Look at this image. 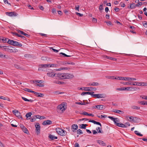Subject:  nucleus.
<instances>
[{
  "label": "nucleus",
  "mask_w": 147,
  "mask_h": 147,
  "mask_svg": "<svg viewBox=\"0 0 147 147\" xmlns=\"http://www.w3.org/2000/svg\"><path fill=\"white\" fill-rule=\"evenodd\" d=\"M57 109L62 111H64L65 109L64 108V106L62 104L58 106L57 107Z\"/></svg>",
  "instance_id": "16"
},
{
  "label": "nucleus",
  "mask_w": 147,
  "mask_h": 147,
  "mask_svg": "<svg viewBox=\"0 0 147 147\" xmlns=\"http://www.w3.org/2000/svg\"><path fill=\"white\" fill-rule=\"evenodd\" d=\"M36 120V118H35V117H34V118H31L30 119V121L31 122L34 121Z\"/></svg>",
  "instance_id": "64"
},
{
  "label": "nucleus",
  "mask_w": 147,
  "mask_h": 147,
  "mask_svg": "<svg viewBox=\"0 0 147 147\" xmlns=\"http://www.w3.org/2000/svg\"><path fill=\"white\" fill-rule=\"evenodd\" d=\"M131 108L132 109L136 110H139L140 109V107L135 105H133L131 107Z\"/></svg>",
  "instance_id": "27"
},
{
  "label": "nucleus",
  "mask_w": 147,
  "mask_h": 147,
  "mask_svg": "<svg viewBox=\"0 0 147 147\" xmlns=\"http://www.w3.org/2000/svg\"><path fill=\"white\" fill-rule=\"evenodd\" d=\"M121 84H123L124 85H132V82H121Z\"/></svg>",
  "instance_id": "25"
},
{
  "label": "nucleus",
  "mask_w": 147,
  "mask_h": 147,
  "mask_svg": "<svg viewBox=\"0 0 147 147\" xmlns=\"http://www.w3.org/2000/svg\"><path fill=\"white\" fill-rule=\"evenodd\" d=\"M56 9L55 8L52 9V12L53 13H56Z\"/></svg>",
  "instance_id": "62"
},
{
  "label": "nucleus",
  "mask_w": 147,
  "mask_h": 147,
  "mask_svg": "<svg viewBox=\"0 0 147 147\" xmlns=\"http://www.w3.org/2000/svg\"><path fill=\"white\" fill-rule=\"evenodd\" d=\"M123 90H130V87H123Z\"/></svg>",
  "instance_id": "59"
},
{
  "label": "nucleus",
  "mask_w": 147,
  "mask_h": 147,
  "mask_svg": "<svg viewBox=\"0 0 147 147\" xmlns=\"http://www.w3.org/2000/svg\"><path fill=\"white\" fill-rule=\"evenodd\" d=\"M91 96L97 98H105V95L104 94H94L93 93H92V94H91Z\"/></svg>",
  "instance_id": "3"
},
{
  "label": "nucleus",
  "mask_w": 147,
  "mask_h": 147,
  "mask_svg": "<svg viewBox=\"0 0 147 147\" xmlns=\"http://www.w3.org/2000/svg\"><path fill=\"white\" fill-rule=\"evenodd\" d=\"M69 68H67V67H64L63 68H60L58 69V70H61L64 69V70H69Z\"/></svg>",
  "instance_id": "41"
},
{
  "label": "nucleus",
  "mask_w": 147,
  "mask_h": 147,
  "mask_svg": "<svg viewBox=\"0 0 147 147\" xmlns=\"http://www.w3.org/2000/svg\"><path fill=\"white\" fill-rule=\"evenodd\" d=\"M90 88H90L89 89V90H90V91L95 90H96V88L92 87H90Z\"/></svg>",
  "instance_id": "60"
},
{
  "label": "nucleus",
  "mask_w": 147,
  "mask_h": 147,
  "mask_svg": "<svg viewBox=\"0 0 147 147\" xmlns=\"http://www.w3.org/2000/svg\"><path fill=\"white\" fill-rule=\"evenodd\" d=\"M142 99H144L145 100H147V96L143 95L140 96Z\"/></svg>",
  "instance_id": "51"
},
{
  "label": "nucleus",
  "mask_w": 147,
  "mask_h": 147,
  "mask_svg": "<svg viewBox=\"0 0 147 147\" xmlns=\"http://www.w3.org/2000/svg\"><path fill=\"white\" fill-rule=\"evenodd\" d=\"M92 21L94 23H96L97 22V19L94 18H92Z\"/></svg>",
  "instance_id": "56"
},
{
  "label": "nucleus",
  "mask_w": 147,
  "mask_h": 147,
  "mask_svg": "<svg viewBox=\"0 0 147 147\" xmlns=\"http://www.w3.org/2000/svg\"><path fill=\"white\" fill-rule=\"evenodd\" d=\"M13 44V46H15L21 47L22 46V45L21 43L15 41H14Z\"/></svg>",
  "instance_id": "10"
},
{
  "label": "nucleus",
  "mask_w": 147,
  "mask_h": 147,
  "mask_svg": "<svg viewBox=\"0 0 147 147\" xmlns=\"http://www.w3.org/2000/svg\"><path fill=\"white\" fill-rule=\"evenodd\" d=\"M34 93L35 94L36 96L38 97H43L44 96V94L39 93L36 92L35 91Z\"/></svg>",
  "instance_id": "21"
},
{
  "label": "nucleus",
  "mask_w": 147,
  "mask_h": 147,
  "mask_svg": "<svg viewBox=\"0 0 147 147\" xmlns=\"http://www.w3.org/2000/svg\"><path fill=\"white\" fill-rule=\"evenodd\" d=\"M123 77H118L117 78H113V79H116L118 80H123Z\"/></svg>",
  "instance_id": "40"
},
{
  "label": "nucleus",
  "mask_w": 147,
  "mask_h": 147,
  "mask_svg": "<svg viewBox=\"0 0 147 147\" xmlns=\"http://www.w3.org/2000/svg\"><path fill=\"white\" fill-rule=\"evenodd\" d=\"M135 133L138 136H142L143 135L141 134L140 133H139V132L137 131H134Z\"/></svg>",
  "instance_id": "38"
},
{
  "label": "nucleus",
  "mask_w": 147,
  "mask_h": 147,
  "mask_svg": "<svg viewBox=\"0 0 147 147\" xmlns=\"http://www.w3.org/2000/svg\"><path fill=\"white\" fill-rule=\"evenodd\" d=\"M50 65V64H41L40 65V67L39 68L38 70L39 71H43L44 70L42 69V68L43 67H49V65Z\"/></svg>",
  "instance_id": "7"
},
{
  "label": "nucleus",
  "mask_w": 147,
  "mask_h": 147,
  "mask_svg": "<svg viewBox=\"0 0 147 147\" xmlns=\"http://www.w3.org/2000/svg\"><path fill=\"white\" fill-rule=\"evenodd\" d=\"M31 81H32L33 83H34L35 84H38L39 80H32Z\"/></svg>",
  "instance_id": "49"
},
{
  "label": "nucleus",
  "mask_w": 147,
  "mask_h": 147,
  "mask_svg": "<svg viewBox=\"0 0 147 147\" xmlns=\"http://www.w3.org/2000/svg\"><path fill=\"white\" fill-rule=\"evenodd\" d=\"M36 86H38L39 87H43L45 85L43 84H37L36 85Z\"/></svg>",
  "instance_id": "57"
},
{
  "label": "nucleus",
  "mask_w": 147,
  "mask_h": 147,
  "mask_svg": "<svg viewBox=\"0 0 147 147\" xmlns=\"http://www.w3.org/2000/svg\"><path fill=\"white\" fill-rule=\"evenodd\" d=\"M52 123V122L51 120H48L44 121L42 123V124L44 125H51Z\"/></svg>",
  "instance_id": "11"
},
{
  "label": "nucleus",
  "mask_w": 147,
  "mask_h": 147,
  "mask_svg": "<svg viewBox=\"0 0 147 147\" xmlns=\"http://www.w3.org/2000/svg\"><path fill=\"white\" fill-rule=\"evenodd\" d=\"M5 13L7 15L11 17H15L18 15L15 12H6Z\"/></svg>",
  "instance_id": "6"
},
{
  "label": "nucleus",
  "mask_w": 147,
  "mask_h": 147,
  "mask_svg": "<svg viewBox=\"0 0 147 147\" xmlns=\"http://www.w3.org/2000/svg\"><path fill=\"white\" fill-rule=\"evenodd\" d=\"M108 117L113 121V122L115 121V118H114L113 117L109 116Z\"/></svg>",
  "instance_id": "61"
},
{
  "label": "nucleus",
  "mask_w": 147,
  "mask_h": 147,
  "mask_svg": "<svg viewBox=\"0 0 147 147\" xmlns=\"http://www.w3.org/2000/svg\"><path fill=\"white\" fill-rule=\"evenodd\" d=\"M65 63V64H71L72 65H74L75 64L74 63L71 62H67Z\"/></svg>",
  "instance_id": "55"
},
{
  "label": "nucleus",
  "mask_w": 147,
  "mask_h": 147,
  "mask_svg": "<svg viewBox=\"0 0 147 147\" xmlns=\"http://www.w3.org/2000/svg\"><path fill=\"white\" fill-rule=\"evenodd\" d=\"M63 73H59L57 74H56L55 77H57L58 78L61 79H63Z\"/></svg>",
  "instance_id": "12"
},
{
  "label": "nucleus",
  "mask_w": 147,
  "mask_h": 147,
  "mask_svg": "<svg viewBox=\"0 0 147 147\" xmlns=\"http://www.w3.org/2000/svg\"><path fill=\"white\" fill-rule=\"evenodd\" d=\"M12 34L13 36H16L18 37L20 36V34H18L16 32H12Z\"/></svg>",
  "instance_id": "47"
},
{
  "label": "nucleus",
  "mask_w": 147,
  "mask_h": 147,
  "mask_svg": "<svg viewBox=\"0 0 147 147\" xmlns=\"http://www.w3.org/2000/svg\"><path fill=\"white\" fill-rule=\"evenodd\" d=\"M36 127V132L37 135H38L40 133V127L38 123H37L35 125Z\"/></svg>",
  "instance_id": "5"
},
{
  "label": "nucleus",
  "mask_w": 147,
  "mask_h": 147,
  "mask_svg": "<svg viewBox=\"0 0 147 147\" xmlns=\"http://www.w3.org/2000/svg\"><path fill=\"white\" fill-rule=\"evenodd\" d=\"M18 32L20 34L26 36L27 37H28L30 36V35L29 34H28L25 33L23 31L20 30H17Z\"/></svg>",
  "instance_id": "14"
},
{
  "label": "nucleus",
  "mask_w": 147,
  "mask_h": 147,
  "mask_svg": "<svg viewBox=\"0 0 147 147\" xmlns=\"http://www.w3.org/2000/svg\"><path fill=\"white\" fill-rule=\"evenodd\" d=\"M120 5L121 7H124L125 6V4L122 2L120 3Z\"/></svg>",
  "instance_id": "54"
},
{
  "label": "nucleus",
  "mask_w": 147,
  "mask_h": 147,
  "mask_svg": "<svg viewBox=\"0 0 147 147\" xmlns=\"http://www.w3.org/2000/svg\"><path fill=\"white\" fill-rule=\"evenodd\" d=\"M13 113L18 118H22L20 113L18 111L14 110L13 111Z\"/></svg>",
  "instance_id": "9"
},
{
  "label": "nucleus",
  "mask_w": 147,
  "mask_h": 147,
  "mask_svg": "<svg viewBox=\"0 0 147 147\" xmlns=\"http://www.w3.org/2000/svg\"><path fill=\"white\" fill-rule=\"evenodd\" d=\"M1 47L2 48H3L4 49L7 51V49H8L7 48L8 46H3Z\"/></svg>",
  "instance_id": "48"
},
{
  "label": "nucleus",
  "mask_w": 147,
  "mask_h": 147,
  "mask_svg": "<svg viewBox=\"0 0 147 147\" xmlns=\"http://www.w3.org/2000/svg\"><path fill=\"white\" fill-rule=\"evenodd\" d=\"M116 125L118 127H125V126L124 125V124H123L121 123H117Z\"/></svg>",
  "instance_id": "23"
},
{
  "label": "nucleus",
  "mask_w": 147,
  "mask_h": 147,
  "mask_svg": "<svg viewBox=\"0 0 147 147\" xmlns=\"http://www.w3.org/2000/svg\"><path fill=\"white\" fill-rule=\"evenodd\" d=\"M83 88H84V89H83V88H80L79 89V90H86V91H90V90H89V89L90 88H90V87H83Z\"/></svg>",
  "instance_id": "28"
},
{
  "label": "nucleus",
  "mask_w": 147,
  "mask_h": 147,
  "mask_svg": "<svg viewBox=\"0 0 147 147\" xmlns=\"http://www.w3.org/2000/svg\"><path fill=\"white\" fill-rule=\"evenodd\" d=\"M99 9L100 11L102 10L103 9V5L102 4L100 5L99 7Z\"/></svg>",
  "instance_id": "58"
},
{
  "label": "nucleus",
  "mask_w": 147,
  "mask_h": 147,
  "mask_svg": "<svg viewBox=\"0 0 147 147\" xmlns=\"http://www.w3.org/2000/svg\"><path fill=\"white\" fill-rule=\"evenodd\" d=\"M95 109L102 110L104 109V106L102 105H97L95 106Z\"/></svg>",
  "instance_id": "17"
},
{
  "label": "nucleus",
  "mask_w": 147,
  "mask_h": 147,
  "mask_svg": "<svg viewBox=\"0 0 147 147\" xmlns=\"http://www.w3.org/2000/svg\"><path fill=\"white\" fill-rule=\"evenodd\" d=\"M76 104L78 105H84L86 104H88V102H86V103H85V102L83 101V103H82V102L81 101V102H76Z\"/></svg>",
  "instance_id": "31"
},
{
  "label": "nucleus",
  "mask_w": 147,
  "mask_h": 147,
  "mask_svg": "<svg viewBox=\"0 0 147 147\" xmlns=\"http://www.w3.org/2000/svg\"><path fill=\"white\" fill-rule=\"evenodd\" d=\"M47 76L49 77H53L54 76H55L56 75V74H55L53 72H50L48 73L47 74Z\"/></svg>",
  "instance_id": "15"
},
{
  "label": "nucleus",
  "mask_w": 147,
  "mask_h": 147,
  "mask_svg": "<svg viewBox=\"0 0 147 147\" xmlns=\"http://www.w3.org/2000/svg\"><path fill=\"white\" fill-rule=\"evenodd\" d=\"M8 39V38H4L2 39V40L3 42L5 43L7 42V40Z\"/></svg>",
  "instance_id": "50"
},
{
  "label": "nucleus",
  "mask_w": 147,
  "mask_h": 147,
  "mask_svg": "<svg viewBox=\"0 0 147 147\" xmlns=\"http://www.w3.org/2000/svg\"><path fill=\"white\" fill-rule=\"evenodd\" d=\"M59 55L60 56H62L63 55L64 57H70L71 56V55H68L66 54H65L63 53H59Z\"/></svg>",
  "instance_id": "36"
},
{
  "label": "nucleus",
  "mask_w": 147,
  "mask_h": 147,
  "mask_svg": "<svg viewBox=\"0 0 147 147\" xmlns=\"http://www.w3.org/2000/svg\"><path fill=\"white\" fill-rule=\"evenodd\" d=\"M77 134L80 135L83 134V133L82 130L80 129H79L77 130Z\"/></svg>",
  "instance_id": "43"
},
{
  "label": "nucleus",
  "mask_w": 147,
  "mask_h": 147,
  "mask_svg": "<svg viewBox=\"0 0 147 147\" xmlns=\"http://www.w3.org/2000/svg\"><path fill=\"white\" fill-rule=\"evenodd\" d=\"M55 130L58 134L62 136H65L67 133L65 131L59 128H56Z\"/></svg>",
  "instance_id": "1"
},
{
  "label": "nucleus",
  "mask_w": 147,
  "mask_h": 147,
  "mask_svg": "<svg viewBox=\"0 0 147 147\" xmlns=\"http://www.w3.org/2000/svg\"><path fill=\"white\" fill-rule=\"evenodd\" d=\"M11 47H8V49H7V51L10 53H15L18 51L17 49H12L11 48Z\"/></svg>",
  "instance_id": "8"
},
{
  "label": "nucleus",
  "mask_w": 147,
  "mask_h": 147,
  "mask_svg": "<svg viewBox=\"0 0 147 147\" xmlns=\"http://www.w3.org/2000/svg\"><path fill=\"white\" fill-rule=\"evenodd\" d=\"M76 15L79 16L80 17H82L83 16V14H81L80 13H78V12H76Z\"/></svg>",
  "instance_id": "63"
},
{
  "label": "nucleus",
  "mask_w": 147,
  "mask_h": 147,
  "mask_svg": "<svg viewBox=\"0 0 147 147\" xmlns=\"http://www.w3.org/2000/svg\"><path fill=\"white\" fill-rule=\"evenodd\" d=\"M97 142L100 144L102 145V146H105V144L103 141L101 140H98Z\"/></svg>",
  "instance_id": "29"
},
{
  "label": "nucleus",
  "mask_w": 147,
  "mask_h": 147,
  "mask_svg": "<svg viewBox=\"0 0 147 147\" xmlns=\"http://www.w3.org/2000/svg\"><path fill=\"white\" fill-rule=\"evenodd\" d=\"M81 114L84 115H88V113L86 112H83L80 113Z\"/></svg>",
  "instance_id": "52"
},
{
  "label": "nucleus",
  "mask_w": 147,
  "mask_h": 147,
  "mask_svg": "<svg viewBox=\"0 0 147 147\" xmlns=\"http://www.w3.org/2000/svg\"><path fill=\"white\" fill-rule=\"evenodd\" d=\"M24 90L25 91L28 92H32V93H34V91H32V90H31L30 89H28V88H25L24 89Z\"/></svg>",
  "instance_id": "32"
},
{
  "label": "nucleus",
  "mask_w": 147,
  "mask_h": 147,
  "mask_svg": "<svg viewBox=\"0 0 147 147\" xmlns=\"http://www.w3.org/2000/svg\"><path fill=\"white\" fill-rule=\"evenodd\" d=\"M32 115V113L31 112L27 113L26 115V116L27 118V120L28 119V117H30Z\"/></svg>",
  "instance_id": "34"
},
{
  "label": "nucleus",
  "mask_w": 147,
  "mask_h": 147,
  "mask_svg": "<svg viewBox=\"0 0 147 147\" xmlns=\"http://www.w3.org/2000/svg\"><path fill=\"white\" fill-rule=\"evenodd\" d=\"M22 131L25 133L28 134V131L27 129L24 126L22 129Z\"/></svg>",
  "instance_id": "33"
},
{
  "label": "nucleus",
  "mask_w": 147,
  "mask_h": 147,
  "mask_svg": "<svg viewBox=\"0 0 147 147\" xmlns=\"http://www.w3.org/2000/svg\"><path fill=\"white\" fill-rule=\"evenodd\" d=\"M14 67L20 70H24V68L22 66H21L20 65L16 64H14Z\"/></svg>",
  "instance_id": "19"
},
{
  "label": "nucleus",
  "mask_w": 147,
  "mask_h": 147,
  "mask_svg": "<svg viewBox=\"0 0 147 147\" xmlns=\"http://www.w3.org/2000/svg\"><path fill=\"white\" fill-rule=\"evenodd\" d=\"M124 125L125 126V127H127L128 126H129L130 125V124L128 122H126L124 124Z\"/></svg>",
  "instance_id": "53"
},
{
  "label": "nucleus",
  "mask_w": 147,
  "mask_h": 147,
  "mask_svg": "<svg viewBox=\"0 0 147 147\" xmlns=\"http://www.w3.org/2000/svg\"><path fill=\"white\" fill-rule=\"evenodd\" d=\"M119 121L118 118H115V121H114V122L115 123V124H116V125L117 124V123H117V122H119Z\"/></svg>",
  "instance_id": "46"
},
{
  "label": "nucleus",
  "mask_w": 147,
  "mask_h": 147,
  "mask_svg": "<svg viewBox=\"0 0 147 147\" xmlns=\"http://www.w3.org/2000/svg\"><path fill=\"white\" fill-rule=\"evenodd\" d=\"M126 118L128 119V121L131 122H134L135 120L134 117L132 116H127Z\"/></svg>",
  "instance_id": "13"
},
{
  "label": "nucleus",
  "mask_w": 147,
  "mask_h": 147,
  "mask_svg": "<svg viewBox=\"0 0 147 147\" xmlns=\"http://www.w3.org/2000/svg\"><path fill=\"white\" fill-rule=\"evenodd\" d=\"M94 92H83L81 94V95L82 96H84L86 94H90L91 95L92 93H94Z\"/></svg>",
  "instance_id": "22"
},
{
  "label": "nucleus",
  "mask_w": 147,
  "mask_h": 147,
  "mask_svg": "<svg viewBox=\"0 0 147 147\" xmlns=\"http://www.w3.org/2000/svg\"><path fill=\"white\" fill-rule=\"evenodd\" d=\"M99 84L96 82H93L92 83H89L88 84V86H98Z\"/></svg>",
  "instance_id": "20"
},
{
  "label": "nucleus",
  "mask_w": 147,
  "mask_h": 147,
  "mask_svg": "<svg viewBox=\"0 0 147 147\" xmlns=\"http://www.w3.org/2000/svg\"><path fill=\"white\" fill-rule=\"evenodd\" d=\"M49 138L51 139V140H53L57 139V137L53 136V135H50L49 136Z\"/></svg>",
  "instance_id": "24"
},
{
  "label": "nucleus",
  "mask_w": 147,
  "mask_h": 147,
  "mask_svg": "<svg viewBox=\"0 0 147 147\" xmlns=\"http://www.w3.org/2000/svg\"><path fill=\"white\" fill-rule=\"evenodd\" d=\"M142 5V2H138V4L135 5V3H132L130 4V6L128 7L129 8H130L131 9H134L136 7H139L140 6Z\"/></svg>",
  "instance_id": "4"
},
{
  "label": "nucleus",
  "mask_w": 147,
  "mask_h": 147,
  "mask_svg": "<svg viewBox=\"0 0 147 147\" xmlns=\"http://www.w3.org/2000/svg\"><path fill=\"white\" fill-rule=\"evenodd\" d=\"M141 86H147V82H140Z\"/></svg>",
  "instance_id": "39"
},
{
  "label": "nucleus",
  "mask_w": 147,
  "mask_h": 147,
  "mask_svg": "<svg viewBox=\"0 0 147 147\" xmlns=\"http://www.w3.org/2000/svg\"><path fill=\"white\" fill-rule=\"evenodd\" d=\"M71 128L74 130H76L78 128V126L76 124H74L71 126Z\"/></svg>",
  "instance_id": "26"
},
{
  "label": "nucleus",
  "mask_w": 147,
  "mask_h": 147,
  "mask_svg": "<svg viewBox=\"0 0 147 147\" xmlns=\"http://www.w3.org/2000/svg\"><path fill=\"white\" fill-rule=\"evenodd\" d=\"M103 58L105 59H107L112 60L113 61H116V59L115 58L108 57L106 55L104 56Z\"/></svg>",
  "instance_id": "18"
},
{
  "label": "nucleus",
  "mask_w": 147,
  "mask_h": 147,
  "mask_svg": "<svg viewBox=\"0 0 147 147\" xmlns=\"http://www.w3.org/2000/svg\"><path fill=\"white\" fill-rule=\"evenodd\" d=\"M123 80L125 81H129V77H123Z\"/></svg>",
  "instance_id": "45"
},
{
  "label": "nucleus",
  "mask_w": 147,
  "mask_h": 147,
  "mask_svg": "<svg viewBox=\"0 0 147 147\" xmlns=\"http://www.w3.org/2000/svg\"><path fill=\"white\" fill-rule=\"evenodd\" d=\"M63 79H69L72 78L74 76L71 74L63 73Z\"/></svg>",
  "instance_id": "2"
},
{
  "label": "nucleus",
  "mask_w": 147,
  "mask_h": 147,
  "mask_svg": "<svg viewBox=\"0 0 147 147\" xmlns=\"http://www.w3.org/2000/svg\"><path fill=\"white\" fill-rule=\"evenodd\" d=\"M88 126V125L86 124H82L80 125V128L85 129L86 128V127Z\"/></svg>",
  "instance_id": "30"
},
{
  "label": "nucleus",
  "mask_w": 147,
  "mask_h": 147,
  "mask_svg": "<svg viewBox=\"0 0 147 147\" xmlns=\"http://www.w3.org/2000/svg\"><path fill=\"white\" fill-rule=\"evenodd\" d=\"M6 55H3L2 53L0 52V57L2 58H6Z\"/></svg>",
  "instance_id": "44"
},
{
  "label": "nucleus",
  "mask_w": 147,
  "mask_h": 147,
  "mask_svg": "<svg viewBox=\"0 0 147 147\" xmlns=\"http://www.w3.org/2000/svg\"><path fill=\"white\" fill-rule=\"evenodd\" d=\"M57 65L55 64H50L49 65V67H57Z\"/></svg>",
  "instance_id": "42"
},
{
  "label": "nucleus",
  "mask_w": 147,
  "mask_h": 147,
  "mask_svg": "<svg viewBox=\"0 0 147 147\" xmlns=\"http://www.w3.org/2000/svg\"><path fill=\"white\" fill-rule=\"evenodd\" d=\"M96 129L98 133H102L103 132L101 131V129L100 127H98L96 128Z\"/></svg>",
  "instance_id": "37"
},
{
  "label": "nucleus",
  "mask_w": 147,
  "mask_h": 147,
  "mask_svg": "<svg viewBox=\"0 0 147 147\" xmlns=\"http://www.w3.org/2000/svg\"><path fill=\"white\" fill-rule=\"evenodd\" d=\"M14 41V40H13L8 39L7 42L8 44L13 45V43Z\"/></svg>",
  "instance_id": "35"
}]
</instances>
